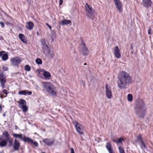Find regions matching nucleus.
Instances as JSON below:
<instances>
[{
  "mask_svg": "<svg viewBox=\"0 0 153 153\" xmlns=\"http://www.w3.org/2000/svg\"><path fill=\"white\" fill-rule=\"evenodd\" d=\"M118 87L122 89L126 88L127 86L132 82V77L127 72L124 71L120 72L118 75Z\"/></svg>",
  "mask_w": 153,
  "mask_h": 153,
  "instance_id": "obj_1",
  "label": "nucleus"
},
{
  "mask_svg": "<svg viewBox=\"0 0 153 153\" xmlns=\"http://www.w3.org/2000/svg\"><path fill=\"white\" fill-rule=\"evenodd\" d=\"M42 83L44 90L52 96H55L56 95V87L52 83L50 82H44Z\"/></svg>",
  "mask_w": 153,
  "mask_h": 153,
  "instance_id": "obj_2",
  "label": "nucleus"
},
{
  "mask_svg": "<svg viewBox=\"0 0 153 153\" xmlns=\"http://www.w3.org/2000/svg\"><path fill=\"white\" fill-rule=\"evenodd\" d=\"M146 109L144 102L141 101L138 106V110L136 111V114L139 117L143 118L146 114Z\"/></svg>",
  "mask_w": 153,
  "mask_h": 153,
  "instance_id": "obj_3",
  "label": "nucleus"
},
{
  "mask_svg": "<svg viewBox=\"0 0 153 153\" xmlns=\"http://www.w3.org/2000/svg\"><path fill=\"white\" fill-rule=\"evenodd\" d=\"M85 11L87 16L91 18H92L95 13V11L92 8V7L87 3H86L85 5Z\"/></svg>",
  "mask_w": 153,
  "mask_h": 153,
  "instance_id": "obj_4",
  "label": "nucleus"
},
{
  "mask_svg": "<svg viewBox=\"0 0 153 153\" xmlns=\"http://www.w3.org/2000/svg\"><path fill=\"white\" fill-rule=\"evenodd\" d=\"M76 131L80 134H83L84 133V129L82 125L76 121L73 122Z\"/></svg>",
  "mask_w": 153,
  "mask_h": 153,
  "instance_id": "obj_5",
  "label": "nucleus"
},
{
  "mask_svg": "<svg viewBox=\"0 0 153 153\" xmlns=\"http://www.w3.org/2000/svg\"><path fill=\"white\" fill-rule=\"evenodd\" d=\"M19 107L22 109L24 113H26L28 110V108L27 106V102L25 100L21 99L19 102Z\"/></svg>",
  "mask_w": 153,
  "mask_h": 153,
  "instance_id": "obj_6",
  "label": "nucleus"
},
{
  "mask_svg": "<svg viewBox=\"0 0 153 153\" xmlns=\"http://www.w3.org/2000/svg\"><path fill=\"white\" fill-rule=\"evenodd\" d=\"M22 61L20 58L18 57H14L10 59L11 64L13 66H18Z\"/></svg>",
  "mask_w": 153,
  "mask_h": 153,
  "instance_id": "obj_7",
  "label": "nucleus"
},
{
  "mask_svg": "<svg viewBox=\"0 0 153 153\" xmlns=\"http://www.w3.org/2000/svg\"><path fill=\"white\" fill-rule=\"evenodd\" d=\"M80 47L83 55L85 56L88 55L89 51L88 49L85 47V44L83 42H82Z\"/></svg>",
  "mask_w": 153,
  "mask_h": 153,
  "instance_id": "obj_8",
  "label": "nucleus"
},
{
  "mask_svg": "<svg viewBox=\"0 0 153 153\" xmlns=\"http://www.w3.org/2000/svg\"><path fill=\"white\" fill-rule=\"evenodd\" d=\"M105 93L106 97L109 99H111L112 97V93L110 87L106 84L105 85Z\"/></svg>",
  "mask_w": 153,
  "mask_h": 153,
  "instance_id": "obj_9",
  "label": "nucleus"
},
{
  "mask_svg": "<svg viewBox=\"0 0 153 153\" xmlns=\"http://www.w3.org/2000/svg\"><path fill=\"white\" fill-rule=\"evenodd\" d=\"M6 82V77L2 74H0V83L2 88H5L4 84Z\"/></svg>",
  "mask_w": 153,
  "mask_h": 153,
  "instance_id": "obj_10",
  "label": "nucleus"
},
{
  "mask_svg": "<svg viewBox=\"0 0 153 153\" xmlns=\"http://www.w3.org/2000/svg\"><path fill=\"white\" fill-rule=\"evenodd\" d=\"M40 71L42 73V74L45 79H51V74L50 72L44 69H41Z\"/></svg>",
  "mask_w": 153,
  "mask_h": 153,
  "instance_id": "obj_11",
  "label": "nucleus"
},
{
  "mask_svg": "<svg viewBox=\"0 0 153 153\" xmlns=\"http://www.w3.org/2000/svg\"><path fill=\"white\" fill-rule=\"evenodd\" d=\"M116 8L120 12H121L122 10L123 4L120 0H114Z\"/></svg>",
  "mask_w": 153,
  "mask_h": 153,
  "instance_id": "obj_12",
  "label": "nucleus"
},
{
  "mask_svg": "<svg viewBox=\"0 0 153 153\" xmlns=\"http://www.w3.org/2000/svg\"><path fill=\"white\" fill-rule=\"evenodd\" d=\"M43 142L48 146H50L53 144L54 142V140L53 138H45L43 140Z\"/></svg>",
  "mask_w": 153,
  "mask_h": 153,
  "instance_id": "obj_13",
  "label": "nucleus"
},
{
  "mask_svg": "<svg viewBox=\"0 0 153 153\" xmlns=\"http://www.w3.org/2000/svg\"><path fill=\"white\" fill-rule=\"evenodd\" d=\"M114 54L116 58L119 59L121 56L120 51L118 46H116L115 47Z\"/></svg>",
  "mask_w": 153,
  "mask_h": 153,
  "instance_id": "obj_14",
  "label": "nucleus"
},
{
  "mask_svg": "<svg viewBox=\"0 0 153 153\" xmlns=\"http://www.w3.org/2000/svg\"><path fill=\"white\" fill-rule=\"evenodd\" d=\"M13 146V149L14 150H19L20 146V144L16 139L14 140Z\"/></svg>",
  "mask_w": 153,
  "mask_h": 153,
  "instance_id": "obj_15",
  "label": "nucleus"
},
{
  "mask_svg": "<svg viewBox=\"0 0 153 153\" xmlns=\"http://www.w3.org/2000/svg\"><path fill=\"white\" fill-rule=\"evenodd\" d=\"M32 94L31 91H29L28 90H22L19 92L18 94L19 95H31Z\"/></svg>",
  "mask_w": 153,
  "mask_h": 153,
  "instance_id": "obj_16",
  "label": "nucleus"
},
{
  "mask_svg": "<svg viewBox=\"0 0 153 153\" xmlns=\"http://www.w3.org/2000/svg\"><path fill=\"white\" fill-rule=\"evenodd\" d=\"M142 4L145 7H149L151 6V2L150 0H143Z\"/></svg>",
  "mask_w": 153,
  "mask_h": 153,
  "instance_id": "obj_17",
  "label": "nucleus"
},
{
  "mask_svg": "<svg viewBox=\"0 0 153 153\" xmlns=\"http://www.w3.org/2000/svg\"><path fill=\"white\" fill-rule=\"evenodd\" d=\"M34 25V24L32 22H29L27 23L25 27L28 30H30L33 29Z\"/></svg>",
  "mask_w": 153,
  "mask_h": 153,
  "instance_id": "obj_18",
  "label": "nucleus"
},
{
  "mask_svg": "<svg viewBox=\"0 0 153 153\" xmlns=\"http://www.w3.org/2000/svg\"><path fill=\"white\" fill-rule=\"evenodd\" d=\"M106 147L109 153H115L111 148V145L110 143L108 142L106 143Z\"/></svg>",
  "mask_w": 153,
  "mask_h": 153,
  "instance_id": "obj_19",
  "label": "nucleus"
},
{
  "mask_svg": "<svg viewBox=\"0 0 153 153\" xmlns=\"http://www.w3.org/2000/svg\"><path fill=\"white\" fill-rule=\"evenodd\" d=\"M7 144V141L5 140L2 138H0V146L4 147Z\"/></svg>",
  "mask_w": 153,
  "mask_h": 153,
  "instance_id": "obj_20",
  "label": "nucleus"
},
{
  "mask_svg": "<svg viewBox=\"0 0 153 153\" xmlns=\"http://www.w3.org/2000/svg\"><path fill=\"white\" fill-rule=\"evenodd\" d=\"M71 21L69 20L64 19L59 22V24L62 25H67L71 23Z\"/></svg>",
  "mask_w": 153,
  "mask_h": 153,
  "instance_id": "obj_21",
  "label": "nucleus"
},
{
  "mask_svg": "<svg viewBox=\"0 0 153 153\" xmlns=\"http://www.w3.org/2000/svg\"><path fill=\"white\" fill-rule=\"evenodd\" d=\"M13 135L14 137L16 138H19L21 140H23L24 137H23L22 134H13Z\"/></svg>",
  "mask_w": 153,
  "mask_h": 153,
  "instance_id": "obj_22",
  "label": "nucleus"
},
{
  "mask_svg": "<svg viewBox=\"0 0 153 153\" xmlns=\"http://www.w3.org/2000/svg\"><path fill=\"white\" fill-rule=\"evenodd\" d=\"M23 140L25 142H28L31 144H32L33 143V141L32 139H31L30 138L26 137L25 136L24 137Z\"/></svg>",
  "mask_w": 153,
  "mask_h": 153,
  "instance_id": "obj_23",
  "label": "nucleus"
},
{
  "mask_svg": "<svg viewBox=\"0 0 153 153\" xmlns=\"http://www.w3.org/2000/svg\"><path fill=\"white\" fill-rule=\"evenodd\" d=\"M19 37L23 42L25 43L27 42V41L25 39V36L22 33L19 34Z\"/></svg>",
  "mask_w": 153,
  "mask_h": 153,
  "instance_id": "obj_24",
  "label": "nucleus"
},
{
  "mask_svg": "<svg viewBox=\"0 0 153 153\" xmlns=\"http://www.w3.org/2000/svg\"><path fill=\"white\" fill-rule=\"evenodd\" d=\"M47 55L48 57L51 58H53L54 56L53 52L52 51H49Z\"/></svg>",
  "mask_w": 153,
  "mask_h": 153,
  "instance_id": "obj_25",
  "label": "nucleus"
},
{
  "mask_svg": "<svg viewBox=\"0 0 153 153\" xmlns=\"http://www.w3.org/2000/svg\"><path fill=\"white\" fill-rule=\"evenodd\" d=\"M6 141H8V142H9L10 146L12 145L13 140L11 137H10L7 139H6Z\"/></svg>",
  "mask_w": 153,
  "mask_h": 153,
  "instance_id": "obj_26",
  "label": "nucleus"
},
{
  "mask_svg": "<svg viewBox=\"0 0 153 153\" xmlns=\"http://www.w3.org/2000/svg\"><path fill=\"white\" fill-rule=\"evenodd\" d=\"M3 135L6 137V139H7L9 137H10V134L7 131H4V132L3 133Z\"/></svg>",
  "mask_w": 153,
  "mask_h": 153,
  "instance_id": "obj_27",
  "label": "nucleus"
},
{
  "mask_svg": "<svg viewBox=\"0 0 153 153\" xmlns=\"http://www.w3.org/2000/svg\"><path fill=\"white\" fill-rule=\"evenodd\" d=\"M132 96L131 94H128L127 95V99L129 101H131L132 100Z\"/></svg>",
  "mask_w": 153,
  "mask_h": 153,
  "instance_id": "obj_28",
  "label": "nucleus"
},
{
  "mask_svg": "<svg viewBox=\"0 0 153 153\" xmlns=\"http://www.w3.org/2000/svg\"><path fill=\"white\" fill-rule=\"evenodd\" d=\"M3 60L4 61L8 59V55L7 54H4L2 57Z\"/></svg>",
  "mask_w": 153,
  "mask_h": 153,
  "instance_id": "obj_29",
  "label": "nucleus"
},
{
  "mask_svg": "<svg viewBox=\"0 0 153 153\" xmlns=\"http://www.w3.org/2000/svg\"><path fill=\"white\" fill-rule=\"evenodd\" d=\"M36 63L38 65L41 64L42 63V60L39 58H37L36 59Z\"/></svg>",
  "mask_w": 153,
  "mask_h": 153,
  "instance_id": "obj_30",
  "label": "nucleus"
},
{
  "mask_svg": "<svg viewBox=\"0 0 153 153\" xmlns=\"http://www.w3.org/2000/svg\"><path fill=\"white\" fill-rule=\"evenodd\" d=\"M25 69L26 71H29L30 70V67L29 65H27L25 67Z\"/></svg>",
  "mask_w": 153,
  "mask_h": 153,
  "instance_id": "obj_31",
  "label": "nucleus"
},
{
  "mask_svg": "<svg viewBox=\"0 0 153 153\" xmlns=\"http://www.w3.org/2000/svg\"><path fill=\"white\" fill-rule=\"evenodd\" d=\"M120 153H125L124 149L120 146L119 147Z\"/></svg>",
  "mask_w": 153,
  "mask_h": 153,
  "instance_id": "obj_32",
  "label": "nucleus"
},
{
  "mask_svg": "<svg viewBox=\"0 0 153 153\" xmlns=\"http://www.w3.org/2000/svg\"><path fill=\"white\" fill-rule=\"evenodd\" d=\"M137 137L138 139V141L139 143L141 142H142L143 141L140 135H138L137 136Z\"/></svg>",
  "mask_w": 153,
  "mask_h": 153,
  "instance_id": "obj_33",
  "label": "nucleus"
},
{
  "mask_svg": "<svg viewBox=\"0 0 153 153\" xmlns=\"http://www.w3.org/2000/svg\"><path fill=\"white\" fill-rule=\"evenodd\" d=\"M140 144H141V147L142 149H143L146 148V146L143 141H142V142H141L140 143Z\"/></svg>",
  "mask_w": 153,
  "mask_h": 153,
  "instance_id": "obj_34",
  "label": "nucleus"
},
{
  "mask_svg": "<svg viewBox=\"0 0 153 153\" xmlns=\"http://www.w3.org/2000/svg\"><path fill=\"white\" fill-rule=\"evenodd\" d=\"M123 140V139L122 138H120L117 141V144H118L119 143H122V142Z\"/></svg>",
  "mask_w": 153,
  "mask_h": 153,
  "instance_id": "obj_35",
  "label": "nucleus"
},
{
  "mask_svg": "<svg viewBox=\"0 0 153 153\" xmlns=\"http://www.w3.org/2000/svg\"><path fill=\"white\" fill-rule=\"evenodd\" d=\"M33 144L35 146H38V143L36 141L34 142L33 141Z\"/></svg>",
  "mask_w": 153,
  "mask_h": 153,
  "instance_id": "obj_36",
  "label": "nucleus"
},
{
  "mask_svg": "<svg viewBox=\"0 0 153 153\" xmlns=\"http://www.w3.org/2000/svg\"><path fill=\"white\" fill-rule=\"evenodd\" d=\"M41 42L43 45H45L46 44V42L45 39H43L41 41Z\"/></svg>",
  "mask_w": 153,
  "mask_h": 153,
  "instance_id": "obj_37",
  "label": "nucleus"
},
{
  "mask_svg": "<svg viewBox=\"0 0 153 153\" xmlns=\"http://www.w3.org/2000/svg\"><path fill=\"white\" fill-rule=\"evenodd\" d=\"M3 92L4 94H6V95H7V91L5 89L3 90Z\"/></svg>",
  "mask_w": 153,
  "mask_h": 153,
  "instance_id": "obj_38",
  "label": "nucleus"
},
{
  "mask_svg": "<svg viewBox=\"0 0 153 153\" xmlns=\"http://www.w3.org/2000/svg\"><path fill=\"white\" fill-rule=\"evenodd\" d=\"M6 96H4L3 94H0V97L1 98L3 99L4 97H6Z\"/></svg>",
  "mask_w": 153,
  "mask_h": 153,
  "instance_id": "obj_39",
  "label": "nucleus"
},
{
  "mask_svg": "<svg viewBox=\"0 0 153 153\" xmlns=\"http://www.w3.org/2000/svg\"><path fill=\"white\" fill-rule=\"evenodd\" d=\"M46 25L48 27L50 30L51 29V27L48 24L46 23Z\"/></svg>",
  "mask_w": 153,
  "mask_h": 153,
  "instance_id": "obj_40",
  "label": "nucleus"
},
{
  "mask_svg": "<svg viewBox=\"0 0 153 153\" xmlns=\"http://www.w3.org/2000/svg\"><path fill=\"white\" fill-rule=\"evenodd\" d=\"M151 28H149L148 30V33L149 34H151Z\"/></svg>",
  "mask_w": 153,
  "mask_h": 153,
  "instance_id": "obj_41",
  "label": "nucleus"
},
{
  "mask_svg": "<svg viewBox=\"0 0 153 153\" xmlns=\"http://www.w3.org/2000/svg\"><path fill=\"white\" fill-rule=\"evenodd\" d=\"M71 153H75L74 150L73 148H71Z\"/></svg>",
  "mask_w": 153,
  "mask_h": 153,
  "instance_id": "obj_42",
  "label": "nucleus"
},
{
  "mask_svg": "<svg viewBox=\"0 0 153 153\" xmlns=\"http://www.w3.org/2000/svg\"><path fill=\"white\" fill-rule=\"evenodd\" d=\"M0 24L1 25V26L2 27H4V23L2 22H0Z\"/></svg>",
  "mask_w": 153,
  "mask_h": 153,
  "instance_id": "obj_43",
  "label": "nucleus"
},
{
  "mask_svg": "<svg viewBox=\"0 0 153 153\" xmlns=\"http://www.w3.org/2000/svg\"><path fill=\"white\" fill-rule=\"evenodd\" d=\"M59 0V5H61L63 3V0Z\"/></svg>",
  "mask_w": 153,
  "mask_h": 153,
  "instance_id": "obj_44",
  "label": "nucleus"
},
{
  "mask_svg": "<svg viewBox=\"0 0 153 153\" xmlns=\"http://www.w3.org/2000/svg\"><path fill=\"white\" fill-rule=\"evenodd\" d=\"M3 70H4V71H6L8 70V68L6 67H4L3 68Z\"/></svg>",
  "mask_w": 153,
  "mask_h": 153,
  "instance_id": "obj_45",
  "label": "nucleus"
},
{
  "mask_svg": "<svg viewBox=\"0 0 153 153\" xmlns=\"http://www.w3.org/2000/svg\"><path fill=\"white\" fill-rule=\"evenodd\" d=\"M111 140H112L113 142L114 143H117V141L116 140H115V139H111Z\"/></svg>",
  "mask_w": 153,
  "mask_h": 153,
  "instance_id": "obj_46",
  "label": "nucleus"
},
{
  "mask_svg": "<svg viewBox=\"0 0 153 153\" xmlns=\"http://www.w3.org/2000/svg\"><path fill=\"white\" fill-rule=\"evenodd\" d=\"M4 52V51L0 52V56L3 55Z\"/></svg>",
  "mask_w": 153,
  "mask_h": 153,
  "instance_id": "obj_47",
  "label": "nucleus"
},
{
  "mask_svg": "<svg viewBox=\"0 0 153 153\" xmlns=\"http://www.w3.org/2000/svg\"><path fill=\"white\" fill-rule=\"evenodd\" d=\"M2 106L1 105H0V110H1V111L2 110Z\"/></svg>",
  "mask_w": 153,
  "mask_h": 153,
  "instance_id": "obj_48",
  "label": "nucleus"
},
{
  "mask_svg": "<svg viewBox=\"0 0 153 153\" xmlns=\"http://www.w3.org/2000/svg\"><path fill=\"white\" fill-rule=\"evenodd\" d=\"M3 116H4V117H5V116H6V114H3Z\"/></svg>",
  "mask_w": 153,
  "mask_h": 153,
  "instance_id": "obj_49",
  "label": "nucleus"
},
{
  "mask_svg": "<svg viewBox=\"0 0 153 153\" xmlns=\"http://www.w3.org/2000/svg\"><path fill=\"white\" fill-rule=\"evenodd\" d=\"M132 48H133V47L132 46H131V49H132Z\"/></svg>",
  "mask_w": 153,
  "mask_h": 153,
  "instance_id": "obj_50",
  "label": "nucleus"
},
{
  "mask_svg": "<svg viewBox=\"0 0 153 153\" xmlns=\"http://www.w3.org/2000/svg\"><path fill=\"white\" fill-rule=\"evenodd\" d=\"M37 34H38V32H37Z\"/></svg>",
  "mask_w": 153,
  "mask_h": 153,
  "instance_id": "obj_51",
  "label": "nucleus"
},
{
  "mask_svg": "<svg viewBox=\"0 0 153 153\" xmlns=\"http://www.w3.org/2000/svg\"><path fill=\"white\" fill-rule=\"evenodd\" d=\"M37 34H38V32H37Z\"/></svg>",
  "mask_w": 153,
  "mask_h": 153,
  "instance_id": "obj_52",
  "label": "nucleus"
},
{
  "mask_svg": "<svg viewBox=\"0 0 153 153\" xmlns=\"http://www.w3.org/2000/svg\"><path fill=\"white\" fill-rule=\"evenodd\" d=\"M84 65H86V63H85V64H84Z\"/></svg>",
  "mask_w": 153,
  "mask_h": 153,
  "instance_id": "obj_53",
  "label": "nucleus"
},
{
  "mask_svg": "<svg viewBox=\"0 0 153 153\" xmlns=\"http://www.w3.org/2000/svg\"><path fill=\"white\" fill-rule=\"evenodd\" d=\"M42 153H45V152H42Z\"/></svg>",
  "mask_w": 153,
  "mask_h": 153,
  "instance_id": "obj_54",
  "label": "nucleus"
}]
</instances>
